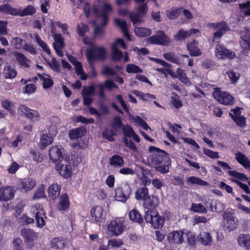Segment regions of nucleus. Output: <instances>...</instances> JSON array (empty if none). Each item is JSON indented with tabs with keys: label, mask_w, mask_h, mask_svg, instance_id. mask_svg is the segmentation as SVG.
Returning a JSON list of instances; mask_svg holds the SVG:
<instances>
[{
	"label": "nucleus",
	"mask_w": 250,
	"mask_h": 250,
	"mask_svg": "<svg viewBox=\"0 0 250 250\" xmlns=\"http://www.w3.org/2000/svg\"><path fill=\"white\" fill-rule=\"evenodd\" d=\"M3 74L6 79H13L16 77L17 72L16 70L11 65L5 66L4 68Z\"/></svg>",
	"instance_id": "35"
},
{
	"label": "nucleus",
	"mask_w": 250,
	"mask_h": 250,
	"mask_svg": "<svg viewBox=\"0 0 250 250\" xmlns=\"http://www.w3.org/2000/svg\"><path fill=\"white\" fill-rule=\"evenodd\" d=\"M48 65L55 72L58 73L61 71L60 63L55 58L51 59V62H48Z\"/></svg>",
	"instance_id": "60"
},
{
	"label": "nucleus",
	"mask_w": 250,
	"mask_h": 250,
	"mask_svg": "<svg viewBox=\"0 0 250 250\" xmlns=\"http://www.w3.org/2000/svg\"><path fill=\"white\" fill-rule=\"evenodd\" d=\"M62 188L61 186L57 183L50 185L47 189L49 198L52 200H56L60 195Z\"/></svg>",
	"instance_id": "19"
},
{
	"label": "nucleus",
	"mask_w": 250,
	"mask_h": 250,
	"mask_svg": "<svg viewBox=\"0 0 250 250\" xmlns=\"http://www.w3.org/2000/svg\"><path fill=\"white\" fill-rule=\"evenodd\" d=\"M129 17L134 25L143 21V18L144 17L136 12H130L129 14Z\"/></svg>",
	"instance_id": "44"
},
{
	"label": "nucleus",
	"mask_w": 250,
	"mask_h": 250,
	"mask_svg": "<svg viewBox=\"0 0 250 250\" xmlns=\"http://www.w3.org/2000/svg\"><path fill=\"white\" fill-rule=\"evenodd\" d=\"M199 239L201 244L205 246L210 245L212 242V237L209 232H203L200 234Z\"/></svg>",
	"instance_id": "43"
},
{
	"label": "nucleus",
	"mask_w": 250,
	"mask_h": 250,
	"mask_svg": "<svg viewBox=\"0 0 250 250\" xmlns=\"http://www.w3.org/2000/svg\"><path fill=\"white\" fill-rule=\"evenodd\" d=\"M131 188L128 184H125L115 190V198L117 201L125 203L129 198Z\"/></svg>",
	"instance_id": "10"
},
{
	"label": "nucleus",
	"mask_w": 250,
	"mask_h": 250,
	"mask_svg": "<svg viewBox=\"0 0 250 250\" xmlns=\"http://www.w3.org/2000/svg\"><path fill=\"white\" fill-rule=\"evenodd\" d=\"M32 211L35 214V218L37 226L42 228L45 225L44 219L46 218V213L41 205L36 204L31 208Z\"/></svg>",
	"instance_id": "8"
},
{
	"label": "nucleus",
	"mask_w": 250,
	"mask_h": 250,
	"mask_svg": "<svg viewBox=\"0 0 250 250\" xmlns=\"http://www.w3.org/2000/svg\"><path fill=\"white\" fill-rule=\"evenodd\" d=\"M240 39L241 41L240 43L242 49V52L244 53H248L250 51V36L242 35Z\"/></svg>",
	"instance_id": "27"
},
{
	"label": "nucleus",
	"mask_w": 250,
	"mask_h": 250,
	"mask_svg": "<svg viewBox=\"0 0 250 250\" xmlns=\"http://www.w3.org/2000/svg\"><path fill=\"white\" fill-rule=\"evenodd\" d=\"M136 12L145 17L148 11L147 2L142 4L136 8Z\"/></svg>",
	"instance_id": "58"
},
{
	"label": "nucleus",
	"mask_w": 250,
	"mask_h": 250,
	"mask_svg": "<svg viewBox=\"0 0 250 250\" xmlns=\"http://www.w3.org/2000/svg\"><path fill=\"white\" fill-rule=\"evenodd\" d=\"M125 226L124 218H117L114 220L111 221L107 228L112 235L118 236L122 233Z\"/></svg>",
	"instance_id": "7"
},
{
	"label": "nucleus",
	"mask_w": 250,
	"mask_h": 250,
	"mask_svg": "<svg viewBox=\"0 0 250 250\" xmlns=\"http://www.w3.org/2000/svg\"><path fill=\"white\" fill-rule=\"evenodd\" d=\"M14 250H23V245L22 240L20 238H15L12 242Z\"/></svg>",
	"instance_id": "61"
},
{
	"label": "nucleus",
	"mask_w": 250,
	"mask_h": 250,
	"mask_svg": "<svg viewBox=\"0 0 250 250\" xmlns=\"http://www.w3.org/2000/svg\"><path fill=\"white\" fill-rule=\"evenodd\" d=\"M20 9H18V16L21 17H24L28 15H33L36 12L35 8L31 5H28L25 7L21 12Z\"/></svg>",
	"instance_id": "38"
},
{
	"label": "nucleus",
	"mask_w": 250,
	"mask_h": 250,
	"mask_svg": "<svg viewBox=\"0 0 250 250\" xmlns=\"http://www.w3.org/2000/svg\"><path fill=\"white\" fill-rule=\"evenodd\" d=\"M95 88L94 85H90L84 88L83 91V96H91L95 94Z\"/></svg>",
	"instance_id": "62"
},
{
	"label": "nucleus",
	"mask_w": 250,
	"mask_h": 250,
	"mask_svg": "<svg viewBox=\"0 0 250 250\" xmlns=\"http://www.w3.org/2000/svg\"><path fill=\"white\" fill-rule=\"evenodd\" d=\"M102 74L105 76H116L117 72L108 65H104L102 67Z\"/></svg>",
	"instance_id": "56"
},
{
	"label": "nucleus",
	"mask_w": 250,
	"mask_h": 250,
	"mask_svg": "<svg viewBox=\"0 0 250 250\" xmlns=\"http://www.w3.org/2000/svg\"><path fill=\"white\" fill-rule=\"evenodd\" d=\"M126 71L128 73H138L143 71L139 66L134 64H128L126 67Z\"/></svg>",
	"instance_id": "54"
},
{
	"label": "nucleus",
	"mask_w": 250,
	"mask_h": 250,
	"mask_svg": "<svg viewBox=\"0 0 250 250\" xmlns=\"http://www.w3.org/2000/svg\"><path fill=\"white\" fill-rule=\"evenodd\" d=\"M86 133V128L81 126L69 131V137L71 140H75L83 137Z\"/></svg>",
	"instance_id": "20"
},
{
	"label": "nucleus",
	"mask_w": 250,
	"mask_h": 250,
	"mask_svg": "<svg viewBox=\"0 0 250 250\" xmlns=\"http://www.w3.org/2000/svg\"><path fill=\"white\" fill-rule=\"evenodd\" d=\"M183 232L182 231H173L168 233L167 239L171 243L181 244L184 241Z\"/></svg>",
	"instance_id": "21"
},
{
	"label": "nucleus",
	"mask_w": 250,
	"mask_h": 250,
	"mask_svg": "<svg viewBox=\"0 0 250 250\" xmlns=\"http://www.w3.org/2000/svg\"><path fill=\"white\" fill-rule=\"evenodd\" d=\"M189 37L188 30H184L181 28L178 32L174 35V39L177 41H182Z\"/></svg>",
	"instance_id": "45"
},
{
	"label": "nucleus",
	"mask_w": 250,
	"mask_h": 250,
	"mask_svg": "<svg viewBox=\"0 0 250 250\" xmlns=\"http://www.w3.org/2000/svg\"><path fill=\"white\" fill-rule=\"evenodd\" d=\"M134 32L137 36L146 37L151 34V30L145 27H139L135 28Z\"/></svg>",
	"instance_id": "42"
},
{
	"label": "nucleus",
	"mask_w": 250,
	"mask_h": 250,
	"mask_svg": "<svg viewBox=\"0 0 250 250\" xmlns=\"http://www.w3.org/2000/svg\"><path fill=\"white\" fill-rule=\"evenodd\" d=\"M122 130L124 135L125 137H131V136H132L133 133H134L135 132L132 127L128 125H124Z\"/></svg>",
	"instance_id": "63"
},
{
	"label": "nucleus",
	"mask_w": 250,
	"mask_h": 250,
	"mask_svg": "<svg viewBox=\"0 0 250 250\" xmlns=\"http://www.w3.org/2000/svg\"><path fill=\"white\" fill-rule=\"evenodd\" d=\"M0 12L14 16H18V9L13 7L8 3H3L0 5Z\"/></svg>",
	"instance_id": "24"
},
{
	"label": "nucleus",
	"mask_w": 250,
	"mask_h": 250,
	"mask_svg": "<svg viewBox=\"0 0 250 250\" xmlns=\"http://www.w3.org/2000/svg\"><path fill=\"white\" fill-rule=\"evenodd\" d=\"M21 235L23 237L27 245L29 247L34 245V241L38 238L37 233L31 229H22L21 230Z\"/></svg>",
	"instance_id": "15"
},
{
	"label": "nucleus",
	"mask_w": 250,
	"mask_h": 250,
	"mask_svg": "<svg viewBox=\"0 0 250 250\" xmlns=\"http://www.w3.org/2000/svg\"><path fill=\"white\" fill-rule=\"evenodd\" d=\"M239 7L246 16H250V1L240 3Z\"/></svg>",
	"instance_id": "55"
},
{
	"label": "nucleus",
	"mask_w": 250,
	"mask_h": 250,
	"mask_svg": "<svg viewBox=\"0 0 250 250\" xmlns=\"http://www.w3.org/2000/svg\"><path fill=\"white\" fill-rule=\"evenodd\" d=\"M144 219L155 229L162 227L165 223V218L159 214L157 210L146 211Z\"/></svg>",
	"instance_id": "3"
},
{
	"label": "nucleus",
	"mask_w": 250,
	"mask_h": 250,
	"mask_svg": "<svg viewBox=\"0 0 250 250\" xmlns=\"http://www.w3.org/2000/svg\"><path fill=\"white\" fill-rule=\"evenodd\" d=\"M36 185V181L31 178L22 179L20 182L21 188L22 190L27 192L33 189Z\"/></svg>",
	"instance_id": "25"
},
{
	"label": "nucleus",
	"mask_w": 250,
	"mask_h": 250,
	"mask_svg": "<svg viewBox=\"0 0 250 250\" xmlns=\"http://www.w3.org/2000/svg\"><path fill=\"white\" fill-rule=\"evenodd\" d=\"M159 202V200L157 196L154 195H149L144 201V207L147 209L146 211L157 210L156 208Z\"/></svg>",
	"instance_id": "17"
},
{
	"label": "nucleus",
	"mask_w": 250,
	"mask_h": 250,
	"mask_svg": "<svg viewBox=\"0 0 250 250\" xmlns=\"http://www.w3.org/2000/svg\"><path fill=\"white\" fill-rule=\"evenodd\" d=\"M129 219L134 222L141 224L143 223L144 218L139 211L136 208L130 210L128 213Z\"/></svg>",
	"instance_id": "31"
},
{
	"label": "nucleus",
	"mask_w": 250,
	"mask_h": 250,
	"mask_svg": "<svg viewBox=\"0 0 250 250\" xmlns=\"http://www.w3.org/2000/svg\"><path fill=\"white\" fill-rule=\"evenodd\" d=\"M70 205V203L68 195L67 193H64L59 196L56 208L60 211H65L68 209Z\"/></svg>",
	"instance_id": "18"
},
{
	"label": "nucleus",
	"mask_w": 250,
	"mask_h": 250,
	"mask_svg": "<svg viewBox=\"0 0 250 250\" xmlns=\"http://www.w3.org/2000/svg\"><path fill=\"white\" fill-rule=\"evenodd\" d=\"M213 97L220 104L226 105H232L235 103L234 98L227 92L222 91L217 88L213 92Z\"/></svg>",
	"instance_id": "4"
},
{
	"label": "nucleus",
	"mask_w": 250,
	"mask_h": 250,
	"mask_svg": "<svg viewBox=\"0 0 250 250\" xmlns=\"http://www.w3.org/2000/svg\"><path fill=\"white\" fill-rule=\"evenodd\" d=\"M124 125H125L123 124L121 118L119 116H116L113 118L111 126L115 130H118L119 129H122Z\"/></svg>",
	"instance_id": "53"
},
{
	"label": "nucleus",
	"mask_w": 250,
	"mask_h": 250,
	"mask_svg": "<svg viewBox=\"0 0 250 250\" xmlns=\"http://www.w3.org/2000/svg\"><path fill=\"white\" fill-rule=\"evenodd\" d=\"M106 50L104 47L92 44L86 51L87 61L90 65L96 61H104L105 59Z\"/></svg>",
	"instance_id": "2"
},
{
	"label": "nucleus",
	"mask_w": 250,
	"mask_h": 250,
	"mask_svg": "<svg viewBox=\"0 0 250 250\" xmlns=\"http://www.w3.org/2000/svg\"><path fill=\"white\" fill-rule=\"evenodd\" d=\"M229 115L238 126L244 128L246 126V118L244 116L235 117L231 112L229 113Z\"/></svg>",
	"instance_id": "41"
},
{
	"label": "nucleus",
	"mask_w": 250,
	"mask_h": 250,
	"mask_svg": "<svg viewBox=\"0 0 250 250\" xmlns=\"http://www.w3.org/2000/svg\"><path fill=\"white\" fill-rule=\"evenodd\" d=\"M197 45L198 42L195 40H193L192 42L187 43V48L191 56L198 57L201 55V50L199 48Z\"/></svg>",
	"instance_id": "22"
},
{
	"label": "nucleus",
	"mask_w": 250,
	"mask_h": 250,
	"mask_svg": "<svg viewBox=\"0 0 250 250\" xmlns=\"http://www.w3.org/2000/svg\"><path fill=\"white\" fill-rule=\"evenodd\" d=\"M223 218L224 220V226L229 230H233L237 228L238 221L233 213L225 211L223 214Z\"/></svg>",
	"instance_id": "11"
},
{
	"label": "nucleus",
	"mask_w": 250,
	"mask_h": 250,
	"mask_svg": "<svg viewBox=\"0 0 250 250\" xmlns=\"http://www.w3.org/2000/svg\"><path fill=\"white\" fill-rule=\"evenodd\" d=\"M174 78H177L182 83L187 85H190L191 82L190 79L187 77V74L185 73L184 70L179 67L176 70V75L173 74Z\"/></svg>",
	"instance_id": "29"
},
{
	"label": "nucleus",
	"mask_w": 250,
	"mask_h": 250,
	"mask_svg": "<svg viewBox=\"0 0 250 250\" xmlns=\"http://www.w3.org/2000/svg\"><path fill=\"white\" fill-rule=\"evenodd\" d=\"M117 133L113 130H109L105 128L102 132L103 138L107 140L110 142H113L115 140L114 136H116Z\"/></svg>",
	"instance_id": "46"
},
{
	"label": "nucleus",
	"mask_w": 250,
	"mask_h": 250,
	"mask_svg": "<svg viewBox=\"0 0 250 250\" xmlns=\"http://www.w3.org/2000/svg\"><path fill=\"white\" fill-rule=\"evenodd\" d=\"M36 89L37 86L36 84L33 83L26 84L23 88L24 93L28 94L33 93Z\"/></svg>",
	"instance_id": "64"
},
{
	"label": "nucleus",
	"mask_w": 250,
	"mask_h": 250,
	"mask_svg": "<svg viewBox=\"0 0 250 250\" xmlns=\"http://www.w3.org/2000/svg\"><path fill=\"white\" fill-rule=\"evenodd\" d=\"M238 243L240 246L246 248L250 250V235L248 234H240L237 239Z\"/></svg>",
	"instance_id": "33"
},
{
	"label": "nucleus",
	"mask_w": 250,
	"mask_h": 250,
	"mask_svg": "<svg viewBox=\"0 0 250 250\" xmlns=\"http://www.w3.org/2000/svg\"><path fill=\"white\" fill-rule=\"evenodd\" d=\"M228 173L229 176L241 181H247L248 180V177L245 174L240 173L236 170H229L228 171Z\"/></svg>",
	"instance_id": "50"
},
{
	"label": "nucleus",
	"mask_w": 250,
	"mask_h": 250,
	"mask_svg": "<svg viewBox=\"0 0 250 250\" xmlns=\"http://www.w3.org/2000/svg\"><path fill=\"white\" fill-rule=\"evenodd\" d=\"M109 164L113 167H121L124 165V160L122 156L115 154L109 158Z\"/></svg>",
	"instance_id": "26"
},
{
	"label": "nucleus",
	"mask_w": 250,
	"mask_h": 250,
	"mask_svg": "<svg viewBox=\"0 0 250 250\" xmlns=\"http://www.w3.org/2000/svg\"><path fill=\"white\" fill-rule=\"evenodd\" d=\"M12 44L17 49H23L26 42L19 37L14 38L12 41Z\"/></svg>",
	"instance_id": "48"
},
{
	"label": "nucleus",
	"mask_w": 250,
	"mask_h": 250,
	"mask_svg": "<svg viewBox=\"0 0 250 250\" xmlns=\"http://www.w3.org/2000/svg\"><path fill=\"white\" fill-rule=\"evenodd\" d=\"M115 24L120 28L124 36L126 38L128 41H130L131 37L128 31L126 22L125 21H122L118 18H116L115 19Z\"/></svg>",
	"instance_id": "23"
},
{
	"label": "nucleus",
	"mask_w": 250,
	"mask_h": 250,
	"mask_svg": "<svg viewBox=\"0 0 250 250\" xmlns=\"http://www.w3.org/2000/svg\"><path fill=\"white\" fill-rule=\"evenodd\" d=\"M36 40L37 42L39 44L40 46L44 50V51L48 55H50L51 51L47 43L44 41H42L38 35H37L36 36Z\"/></svg>",
	"instance_id": "51"
},
{
	"label": "nucleus",
	"mask_w": 250,
	"mask_h": 250,
	"mask_svg": "<svg viewBox=\"0 0 250 250\" xmlns=\"http://www.w3.org/2000/svg\"><path fill=\"white\" fill-rule=\"evenodd\" d=\"M235 158L237 162L245 168H250V161L244 154L240 152H236Z\"/></svg>",
	"instance_id": "30"
},
{
	"label": "nucleus",
	"mask_w": 250,
	"mask_h": 250,
	"mask_svg": "<svg viewBox=\"0 0 250 250\" xmlns=\"http://www.w3.org/2000/svg\"><path fill=\"white\" fill-rule=\"evenodd\" d=\"M90 214L92 219L97 223L103 222L105 219L103 208L99 206L93 207L91 210Z\"/></svg>",
	"instance_id": "16"
},
{
	"label": "nucleus",
	"mask_w": 250,
	"mask_h": 250,
	"mask_svg": "<svg viewBox=\"0 0 250 250\" xmlns=\"http://www.w3.org/2000/svg\"><path fill=\"white\" fill-rule=\"evenodd\" d=\"M148 189L146 187L139 188L135 192V198L137 200L143 201L148 196Z\"/></svg>",
	"instance_id": "36"
},
{
	"label": "nucleus",
	"mask_w": 250,
	"mask_h": 250,
	"mask_svg": "<svg viewBox=\"0 0 250 250\" xmlns=\"http://www.w3.org/2000/svg\"><path fill=\"white\" fill-rule=\"evenodd\" d=\"M18 110L20 114L25 115L33 122L38 121L40 119V114L37 111L30 109L25 105H20Z\"/></svg>",
	"instance_id": "12"
},
{
	"label": "nucleus",
	"mask_w": 250,
	"mask_h": 250,
	"mask_svg": "<svg viewBox=\"0 0 250 250\" xmlns=\"http://www.w3.org/2000/svg\"><path fill=\"white\" fill-rule=\"evenodd\" d=\"M187 183H189L191 184L197 185L199 186H207L209 185V183L207 181H205L200 178L196 177L195 176L188 177L187 179Z\"/></svg>",
	"instance_id": "40"
},
{
	"label": "nucleus",
	"mask_w": 250,
	"mask_h": 250,
	"mask_svg": "<svg viewBox=\"0 0 250 250\" xmlns=\"http://www.w3.org/2000/svg\"><path fill=\"white\" fill-rule=\"evenodd\" d=\"M214 27L218 29V31L222 33L223 35L228 31L229 30V27L224 21L216 23Z\"/></svg>",
	"instance_id": "49"
},
{
	"label": "nucleus",
	"mask_w": 250,
	"mask_h": 250,
	"mask_svg": "<svg viewBox=\"0 0 250 250\" xmlns=\"http://www.w3.org/2000/svg\"><path fill=\"white\" fill-rule=\"evenodd\" d=\"M1 182H0V185ZM15 190L11 186L1 187L0 188V201H7L14 198Z\"/></svg>",
	"instance_id": "14"
},
{
	"label": "nucleus",
	"mask_w": 250,
	"mask_h": 250,
	"mask_svg": "<svg viewBox=\"0 0 250 250\" xmlns=\"http://www.w3.org/2000/svg\"><path fill=\"white\" fill-rule=\"evenodd\" d=\"M147 42L152 44L167 46L170 42V40L164 31L159 30L155 35L148 38Z\"/></svg>",
	"instance_id": "5"
},
{
	"label": "nucleus",
	"mask_w": 250,
	"mask_h": 250,
	"mask_svg": "<svg viewBox=\"0 0 250 250\" xmlns=\"http://www.w3.org/2000/svg\"><path fill=\"white\" fill-rule=\"evenodd\" d=\"M215 55L219 59H232L236 57L233 51L228 49L223 44H218L216 46Z\"/></svg>",
	"instance_id": "9"
},
{
	"label": "nucleus",
	"mask_w": 250,
	"mask_h": 250,
	"mask_svg": "<svg viewBox=\"0 0 250 250\" xmlns=\"http://www.w3.org/2000/svg\"><path fill=\"white\" fill-rule=\"evenodd\" d=\"M64 149L57 146H53L49 151V156L50 160L54 164L62 161L63 159V153Z\"/></svg>",
	"instance_id": "13"
},
{
	"label": "nucleus",
	"mask_w": 250,
	"mask_h": 250,
	"mask_svg": "<svg viewBox=\"0 0 250 250\" xmlns=\"http://www.w3.org/2000/svg\"><path fill=\"white\" fill-rule=\"evenodd\" d=\"M123 141L126 146L129 147L134 152H137V148L131 140H128L126 137H124L123 138Z\"/></svg>",
	"instance_id": "59"
},
{
	"label": "nucleus",
	"mask_w": 250,
	"mask_h": 250,
	"mask_svg": "<svg viewBox=\"0 0 250 250\" xmlns=\"http://www.w3.org/2000/svg\"><path fill=\"white\" fill-rule=\"evenodd\" d=\"M191 210L196 213H206L207 208L201 203H192L191 206Z\"/></svg>",
	"instance_id": "47"
},
{
	"label": "nucleus",
	"mask_w": 250,
	"mask_h": 250,
	"mask_svg": "<svg viewBox=\"0 0 250 250\" xmlns=\"http://www.w3.org/2000/svg\"><path fill=\"white\" fill-rule=\"evenodd\" d=\"M13 54L17 61L21 66L26 68L29 67L28 62H30V60L24 54L18 52H15Z\"/></svg>",
	"instance_id": "32"
},
{
	"label": "nucleus",
	"mask_w": 250,
	"mask_h": 250,
	"mask_svg": "<svg viewBox=\"0 0 250 250\" xmlns=\"http://www.w3.org/2000/svg\"><path fill=\"white\" fill-rule=\"evenodd\" d=\"M148 150L152 153L149 160L155 170L162 174L168 173L171 164L168 153L154 146H149Z\"/></svg>",
	"instance_id": "1"
},
{
	"label": "nucleus",
	"mask_w": 250,
	"mask_h": 250,
	"mask_svg": "<svg viewBox=\"0 0 250 250\" xmlns=\"http://www.w3.org/2000/svg\"><path fill=\"white\" fill-rule=\"evenodd\" d=\"M51 245L52 248L56 249H63L65 246L63 241L59 238H53L51 241Z\"/></svg>",
	"instance_id": "57"
},
{
	"label": "nucleus",
	"mask_w": 250,
	"mask_h": 250,
	"mask_svg": "<svg viewBox=\"0 0 250 250\" xmlns=\"http://www.w3.org/2000/svg\"><path fill=\"white\" fill-rule=\"evenodd\" d=\"M55 165V170L63 178L68 179L72 176V167L68 161L62 160Z\"/></svg>",
	"instance_id": "6"
},
{
	"label": "nucleus",
	"mask_w": 250,
	"mask_h": 250,
	"mask_svg": "<svg viewBox=\"0 0 250 250\" xmlns=\"http://www.w3.org/2000/svg\"><path fill=\"white\" fill-rule=\"evenodd\" d=\"M164 58L168 62L181 65L183 63V61L179 57L175 55L174 52H168L163 54Z\"/></svg>",
	"instance_id": "28"
},
{
	"label": "nucleus",
	"mask_w": 250,
	"mask_h": 250,
	"mask_svg": "<svg viewBox=\"0 0 250 250\" xmlns=\"http://www.w3.org/2000/svg\"><path fill=\"white\" fill-rule=\"evenodd\" d=\"M92 12L96 17L101 18L102 19V21L101 23L100 26L103 27H105L108 23V15H99V10L97 5H94L93 6Z\"/></svg>",
	"instance_id": "34"
},
{
	"label": "nucleus",
	"mask_w": 250,
	"mask_h": 250,
	"mask_svg": "<svg viewBox=\"0 0 250 250\" xmlns=\"http://www.w3.org/2000/svg\"><path fill=\"white\" fill-rule=\"evenodd\" d=\"M111 49L113 61L114 62L121 61L123 57V52L118 47H115V44H112Z\"/></svg>",
	"instance_id": "39"
},
{
	"label": "nucleus",
	"mask_w": 250,
	"mask_h": 250,
	"mask_svg": "<svg viewBox=\"0 0 250 250\" xmlns=\"http://www.w3.org/2000/svg\"><path fill=\"white\" fill-rule=\"evenodd\" d=\"M88 30V26L85 23H81L80 24H78L77 27L78 34L81 37H84Z\"/></svg>",
	"instance_id": "52"
},
{
	"label": "nucleus",
	"mask_w": 250,
	"mask_h": 250,
	"mask_svg": "<svg viewBox=\"0 0 250 250\" xmlns=\"http://www.w3.org/2000/svg\"><path fill=\"white\" fill-rule=\"evenodd\" d=\"M53 142V138L47 134H43L40 139V146L42 149H44L47 146L51 144Z\"/></svg>",
	"instance_id": "37"
}]
</instances>
